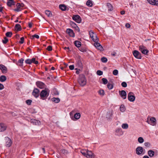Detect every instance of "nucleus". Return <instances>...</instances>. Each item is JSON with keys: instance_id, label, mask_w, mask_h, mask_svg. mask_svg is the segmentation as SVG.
Segmentation results:
<instances>
[{"instance_id": "nucleus-46", "label": "nucleus", "mask_w": 158, "mask_h": 158, "mask_svg": "<svg viewBox=\"0 0 158 158\" xmlns=\"http://www.w3.org/2000/svg\"><path fill=\"white\" fill-rule=\"evenodd\" d=\"M8 41V40L6 37H4V40H2V42L4 44H6Z\"/></svg>"}, {"instance_id": "nucleus-61", "label": "nucleus", "mask_w": 158, "mask_h": 158, "mask_svg": "<svg viewBox=\"0 0 158 158\" xmlns=\"http://www.w3.org/2000/svg\"><path fill=\"white\" fill-rule=\"evenodd\" d=\"M121 14L122 15H124L125 13V12L124 11L122 10L121 11Z\"/></svg>"}, {"instance_id": "nucleus-55", "label": "nucleus", "mask_w": 158, "mask_h": 158, "mask_svg": "<svg viewBox=\"0 0 158 158\" xmlns=\"http://www.w3.org/2000/svg\"><path fill=\"white\" fill-rule=\"evenodd\" d=\"M64 67H61L60 68L62 70H63L64 68H66V67H67V65H68V64L66 63H64Z\"/></svg>"}, {"instance_id": "nucleus-36", "label": "nucleus", "mask_w": 158, "mask_h": 158, "mask_svg": "<svg viewBox=\"0 0 158 158\" xmlns=\"http://www.w3.org/2000/svg\"><path fill=\"white\" fill-rule=\"evenodd\" d=\"M7 5L9 6H11L12 5H15V2L14 1H8L7 2Z\"/></svg>"}, {"instance_id": "nucleus-31", "label": "nucleus", "mask_w": 158, "mask_h": 158, "mask_svg": "<svg viewBox=\"0 0 158 158\" xmlns=\"http://www.w3.org/2000/svg\"><path fill=\"white\" fill-rule=\"evenodd\" d=\"M6 79V77L5 76L2 75L0 77V81L3 82L5 81Z\"/></svg>"}, {"instance_id": "nucleus-3", "label": "nucleus", "mask_w": 158, "mask_h": 158, "mask_svg": "<svg viewBox=\"0 0 158 158\" xmlns=\"http://www.w3.org/2000/svg\"><path fill=\"white\" fill-rule=\"evenodd\" d=\"M49 93V90L48 89H45L42 90L40 94L41 98L43 100L47 98L48 96Z\"/></svg>"}, {"instance_id": "nucleus-12", "label": "nucleus", "mask_w": 158, "mask_h": 158, "mask_svg": "<svg viewBox=\"0 0 158 158\" xmlns=\"http://www.w3.org/2000/svg\"><path fill=\"white\" fill-rule=\"evenodd\" d=\"M81 115L79 113H75L73 116L71 117V119L73 121H76L78 120L81 117Z\"/></svg>"}, {"instance_id": "nucleus-34", "label": "nucleus", "mask_w": 158, "mask_h": 158, "mask_svg": "<svg viewBox=\"0 0 158 158\" xmlns=\"http://www.w3.org/2000/svg\"><path fill=\"white\" fill-rule=\"evenodd\" d=\"M107 6L108 7L109 10H113V7L109 3H107Z\"/></svg>"}, {"instance_id": "nucleus-53", "label": "nucleus", "mask_w": 158, "mask_h": 158, "mask_svg": "<svg viewBox=\"0 0 158 158\" xmlns=\"http://www.w3.org/2000/svg\"><path fill=\"white\" fill-rule=\"evenodd\" d=\"M24 42V38L23 37H22L20 38V41H19V43L22 44Z\"/></svg>"}, {"instance_id": "nucleus-26", "label": "nucleus", "mask_w": 158, "mask_h": 158, "mask_svg": "<svg viewBox=\"0 0 158 158\" xmlns=\"http://www.w3.org/2000/svg\"><path fill=\"white\" fill-rule=\"evenodd\" d=\"M148 153L150 157H152L154 156L155 152L152 150H149L148 151Z\"/></svg>"}, {"instance_id": "nucleus-14", "label": "nucleus", "mask_w": 158, "mask_h": 158, "mask_svg": "<svg viewBox=\"0 0 158 158\" xmlns=\"http://www.w3.org/2000/svg\"><path fill=\"white\" fill-rule=\"evenodd\" d=\"M94 45L95 47L96 48L102 51L103 50V48L102 46L101 45L100 43L98 42V41H94Z\"/></svg>"}, {"instance_id": "nucleus-52", "label": "nucleus", "mask_w": 158, "mask_h": 158, "mask_svg": "<svg viewBox=\"0 0 158 158\" xmlns=\"http://www.w3.org/2000/svg\"><path fill=\"white\" fill-rule=\"evenodd\" d=\"M31 102L32 101L31 100H27L26 101L27 104L28 105H30L31 104Z\"/></svg>"}, {"instance_id": "nucleus-50", "label": "nucleus", "mask_w": 158, "mask_h": 158, "mask_svg": "<svg viewBox=\"0 0 158 158\" xmlns=\"http://www.w3.org/2000/svg\"><path fill=\"white\" fill-rule=\"evenodd\" d=\"M97 75L101 76L103 74V72L100 70H98L97 72Z\"/></svg>"}, {"instance_id": "nucleus-25", "label": "nucleus", "mask_w": 158, "mask_h": 158, "mask_svg": "<svg viewBox=\"0 0 158 158\" xmlns=\"http://www.w3.org/2000/svg\"><path fill=\"white\" fill-rule=\"evenodd\" d=\"M120 111L122 112H123L126 110V109L125 105L123 104L121 105L119 107Z\"/></svg>"}, {"instance_id": "nucleus-21", "label": "nucleus", "mask_w": 158, "mask_h": 158, "mask_svg": "<svg viewBox=\"0 0 158 158\" xmlns=\"http://www.w3.org/2000/svg\"><path fill=\"white\" fill-rule=\"evenodd\" d=\"M0 69L2 70L3 73H5L7 72V70L6 67L3 65H0Z\"/></svg>"}, {"instance_id": "nucleus-13", "label": "nucleus", "mask_w": 158, "mask_h": 158, "mask_svg": "<svg viewBox=\"0 0 158 158\" xmlns=\"http://www.w3.org/2000/svg\"><path fill=\"white\" fill-rule=\"evenodd\" d=\"M24 5L23 4H20L18 3L16 5L17 8L15 9L14 10L16 12H19L21 11L23 9V6Z\"/></svg>"}, {"instance_id": "nucleus-56", "label": "nucleus", "mask_w": 158, "mask_h": 158, "mask_svg": "<svg viewBox=\"0 0 158 158\" xmlns=\"http://www.w3.org/2000/svg\"><path fill=\"white\" fill-rule=\"evenodd\" d=\"M125 27L127 28H129L130 27V25L128 23H127L125 24Z\"/></svg>"}, {"instance_id": "nucleus-51", "label": "nucleus", "mask_w": 158, "mask_h": 158, "mask_svg": "<svg viewBox=\"0 0 158 158\" xmlns=\"http://www.w3.org/2000/svg\"><path fill=\"white\" fill-rule=\"evenodd\" d=\"M122 86L124 87H126L127 86V84L125 82H123L121 84Z\"/></svg>"}, {"instance_id": "nucleus-8", "label": "nucleus", "mask_w": 158, "mask_h": 158, "mask_svg": "<svg viewBox=\"0 0 158 158\" xmlns=\"http://www.w3.org/2000/svg\"><path fill=\"white\" fill-rule=\"evenodd\" d=\"M73 20L78 23H80L82 20L81 18L78 15H74L72 17Z\"/></svg>"}, {"instance_id": "nucleus-29", "label": "nucleus", "mask_w": 158, "mask_h": 158, "mask_svg": "<svg viewBox=\"0 0 158 158\" xmlns=\"http://www.w3.org/2000/svg\"><path fill=\"white\" fill-rule=\"evenodd\" d=\"M74 43L76 46L78 48L80 47L81 45V43L78 41H75Z\"/></svg>"}, {"instance_id": "nucleus-4", "label": "nucleus", "mask_w": 158, "mask_h": 158, "mask_svg": "<svg viewBox=\"0 0 158 158\" xmlns=\"http://www.w3.org/2000/svg\"><path fill=\"white\" fill-rule=\"evenodd\" d=\"M145 150L141 146H138L135 149L136 154L139 156H142L145 153Z\"/></svg>"}, {"instance_id": "nucleus-39", "label": "nucleus", "mask_w": 158, "mask_h": 158, "mask_svg": "<svg viewBox=\"0 0 158 158\" xmlns=\"http://www.w3.org/2000/svg\"><path fill=\"white\" fill-rule=\"evenodd\" d=\"M45 14L48 16L50 17L52 16V14L51 12L49 10H46L45 12Z\"/></svg>"}, {"instance_id": "nucleus-54", "label": "nucleus", "mask_w": 158, "mask_h": 158, "mask_svg": "<svg viewBox=\"0 0 158 158\" xmlns=\"http://www.w3.org/2000/svg\"><path fill=\"white\" fill-rule=\"evenodd\" d=\"M47 49L49 51H52V46H48L47 48Z\"/></svg>"}, {"instance_id": "nucleus-7", "label": "nucleus", "mask_w": 158, "mask_h": 158, "mask_svg": "<svg viewBox=\"0 0 158 158\" xmlns=\"http://www.w3.org/2000/svg\"><path fill=\"white\" fill-rule=\"evenodd\" d=\"M156 118L154 117H152L150 118L149 119L148 118L147 122L148 123L152 126H154L156 124Z\"/></svg>"}, {"instance_id": "nucleus-5", "label": "nucleus", "mask_w": 158, "mask_h": 158, "mask_svg": "<svg viewBox=\"0 0 158 158\" xmlns=\"http://www.w3.org/2000/svg\"><path fill=\"white\" fill-rule=\"evenodd\" d=\"M139 50L143 54L148 55L149 51L147 49L146 47L143 45H140L139 47Z\"/></svg>"}, {"instance_id": "nucleus-10", "label": "nucleus", "mask_w": 158, "mask_h": 158, "mask_svg": "<svg viewBox=\"0 0 158 158\" xmlns=\"http://www.w3.org/2000/svg\"><path fill=\"white\" fill-rule=\"evenodd\" d=\"M133 55L137 59H140L142 58L141 53L138 51H133Z\"/></svg>"}, {"instance_id": "nucleus-17", "label": "nucleus", "mask_w": 158, "mask_h": 158, "mask_svg": "<svg viewBox=\"0 0 158 158\" xmlns=\"http://www.w3.org/2000/svg\"><path fill=\"white\" fill-rule=\"evenodd\" d=\"M36 85L38 87L41 89L44 88L45 86V84L41 81H37L36 82Z\"/></svg>"}, {"instance_id": "nucleus-44", "label": "nucleus", "mask_w": 158, "mask_h": 158, "mask_svg": "<svg viewBox=\"0 0 158 158\" xmlns=\"http://www.w3.org/2000/svg\"><path fill=\"white\" fill-rule=\"evenodd\" d=\"M102 81L103 82V83L104 84H106L108 83V81L107 79L105 78H103L102 79Z\"/></svg>"}, {"instance_id": "nucleus-33", "label": "nucleus", "mask_w": 158, "mask_h": 158, "mask_svg": "<svg viewBox=\"0 0 158 158\" xmlns=\"http://www.w3.org/2000/svg\"><path fill=\"white\" fill-rule=\"evenodd\" d=\"M121 127L123 129H127L128 128V125L126 123H123Z\"/></svg>"}, {"instance_id": "nucleus-2", "label": "nucleus", "mask_w": 158, "mask_h": 158, "mask_svg": "<svg viewBox=\"0 0 158 158\" xmlns=\"http://www.w3.org/2000/svg\"><path fill=\"white\" fill-rule=\"evenodd\" d=\"M87 80L85 76L83 75H80L78 79V82L81 86H85L86 84Z\"/></svg>"}, {"instance_id": "nucleus-60", "label": "nucleus", "mask_w": 158, "mask_h": 158, "mask_svg": "<svg viewBox=\"0 0 158 158\" xmlns=\"http://www.w3.org/2000/svg\"><path fill=\"white\" fill-rule=\"evenodd\" d=\"M34 38H36L37 39L39 38V36L38 35L35 34L34 35Z\"/></svg>"}, {"instance_id": "nucleus-57", "label": "nucleus", "mask_w": 158, "mask_h": 158, "mask_svg": "<svg viewBox=\"0 0 158 158\" xmlns=\"http://www.w3.org/2000/svg\"><path fill=\"white\" fill-rule=\"evenodd\" d=\"M4 88V85L2 84H0V90L3 89Z\"/></svg>"}, {"instance_id": "nucleus-11", "label": "nucleus", "mask_w": 158, "mask_h": 158, "mask_svg": "<svg viewBox=\"0 0 158 158\" xmlns=\"http://www.w3.org/2000/svg\"><path fill=\"white\" fill-rule=\"evenodd\" d=\"M128 100L131 102H134L135 99V97L133 93L132 92H130L129 93L128 95Z\"/></svg>"}, {"instance_id": "nucleus-43", "label": "nucleus", "mask_w": 158, "mask_h": 158, "mask_svg": "<svg viewBox=\"0 0 158 158\" xmlns=\"http://www.w3.org/2000/svg\"><path fill=\"white\" fill-rule=\"evenodd\" d=\"M101 60L103 63H106L107 61V59L106 57H103L101 58Z\"/></svg>"}, {"instance_id": "nucleus-64", "label": "nucleus", "mask_w": 158, "mask_h": 158, "mask_svg": "<svg viewBox=\"0 0 158 158\" xmlns=\"http://www.w3.org/2000/svg\"><path fill=\"white\" fill-rule=\"evenodd\" d=\"M143 158H149L148 156H143Z\"/></svg>"}, {"instance_id": "nucleus-62", "label": "nucleus", "mask_w": 158, "mask_h": 158, "mask_svg": "<svg viewBox=\"0 0 158 158\" xmlns=\"http://www.w3.org/2000/svg\"><path fill=\"white\" fill-rule=\"evenodd\" d=\"M28 26L29 27L31 28L32 27V24L31 23H29Z\"/></svg>"}, {"instance_id": "nucleus-41", "label": "nucleus", "mask_w": 158, "mask_h": 158, "mask_svg": "<svg viewBox=\"0 0 158 158\" xmlns=\"http://www.w3.org/2000/svg\"><path fill=\"white\" fill-rule=\"evenodd\" d=\"M12 35V32H8L6 34V35L7 37H10Z\"/></svg>"}, {"instance_id": "nucleus-16", "label": "nucleus", "mask_w": 158, "mask_h": 158, "mask_svg": "<svg viewBox=\"0 0 158 158\" xmlns=\"http://www.w3.org/2000/svg\"><path fill=\"white\" fill-rule=\"evenodd\" d=\"M6 141V146L7 147H10L12 144V142L11 140L8 137H5Z\"/></svg>"}, {"instance_id": "nucleus-27", "label": "nucleus", "mask_w": 158, "mask_h": 158, "mask_svg": "<svg viewBox=\"0 0 158 158\" xmlns=\"http://www.w3.org/2000/svg\"><path fill=\"white\" fill-rule=\"evenodd\" d=\"M15 30L19 31H20L21 30V27L20 24H16L15 27Z\"/></svg>"}, {"instance_id": "nucleus-6", "label": "nucleus", "mask_w": 158, "mask_h": 158, "mask_svg": "<svg viewBox=\"0 0 158 158\" xmlns=\"http://www.w3.org/2000/svg\"><path fill=\"white\" fill-rule=\"evenodd\" d=\"M90 36L91 39L94 41H98V39L97 38V36L92 31H90L89 32Z\"/></svg>"}, {"instance_id": "nucleus-47", "label": "nucleus", "mask_w": 158, "mask_h": 158, "mask_svg": "<svg viewBox=\"0 0 158 158\" xmlns=\"http://www.w3.org/2000/svg\"><path fill=\"white\" fill-rule=\"evenodd\" d=\"M144 146L147 147H150L151 146L150 143L148 142H145L144 143Z\"/></svg>"}, {"instance_id": "nucleus-45", "label": "nucleus", "mask_w": 158, "mask_h": 158, "mask_svg": "<svg viewBox=\"0 0 158 158\" xmlns=\"http://www.w3.org/2000/svg\"><path fill=\"white\" fill-rule=\"evenodd\" d=\"M25 62L26 64H31V59H27L25 61Z\"/></svg>"}, {"instance_id": "nucleus-24", "label": "nucleus", "mask_w": 158, "mask_h": 158, "mask_svg": "<svg viewBox=\"0 0 158 158\" xmlns=\"http://www.w3.org/2000/svg\"><path fill=\"white\" fill-rule=\"evenodd\" d=\"M30 122L31 123H33V124L35 125H39L40 124V121L34 119H31Z\"/></svg>"}, {"instance_id": "nucleus-59", "label": "nucleus", "mask_w": 158, "mask_h": 158, "mask_svg": "<svg viewBox=\"0 0 158 158\" xmlns=\"http://www.w3.org/2000/svg\"><path fill=\"white\" fill-rule=\"evenodd\" d=\"M74 69V66L73 65H70V69L73 70Z\"/></svg>"}, {"instance_id": "nucleus-18", "label": "nucleus", "mask_w": 158, "mask_h": 158, "mask_svg": "<svg viewBox=\"0 0 158 158\" xmlns=\"http://www.w3.org/2000/svg\"><path fill=\"white\" fill-rule=\"evenodd\" d=\"M120 96L123 99H125L127 97V94L124 90H121L119 91Z\"/></svg>"}, {"instance_id": "nucleus-19", "label": "nucleus", "mask_w": 158, "mask_h": 158, "mask_svg": "<svg viewBox=\"0 0 158 158\" xmlns=\"http://www.w3.org/2000/svg\"><path fill=\"white\" fill-rule=\"evenodd\" d=\"M150 4L158 6V0H147Z\"/></svg>"}, {"instance_id": "nucleus-30", "label": "nucleus", "mask_w": 158, "mask_h": 158, "mask_svg": "<svg viewBox=\"0 0 158 158\" xmlns=\"http://www.w3.org/2000/svg\"><path fill=\"white\" fill-rule=\"evenodd\" d=\"M52 100L55 103H58L60 101V99L59 98H53L52 99Z\"/></svg>"}, {"instance_id": "nucleus-58", "label": "nucleus", "mask_w": 158, "mask_h": 158, "mask_svg": "<svg viewBox=\"0 0 158 158\" xmlns=\"http://www.w3.org/2000/svg\"><path fill=\"white\" fill-rule=\"evenodd\" d=\"M64 49L65 50H66L67 52H68V51H69V47H65L64 48Z\"/></svg>"}, {"instance_id": "nucleus-20", "label": "nucleus", "mask_w": 158, "mask_h": 158, "mask_svg": "<svg viewBox=\"0 0 158 158\" xmlns=\"http://www.w3.org/2000/svg\"><path fill=\"white\" fill-rule=\"evenodd\" d=\"M39 90L37 89H35L33 92V95L36 98H37L39 95Z\"/></svg>"}, {"instance_id": "nucleus-1", "label": "nucleus", "mask_w": 158, "mask_h": 158, "mask_svg": "<svg viewBox=\"0 0 158 158\" xmlns=\"http://www.w3.org/2000/svg\"><path fill=\"white\" fill-rule=\"evenodd\" d=\"M81 152L87 158H94L95 157V155L94 153L87 149H82L81 151Z\"/></svg>"}, {"instance_id": "nucleus-49", "label": "nucleus", "mask_w": 158, "mask_h": 158, "mask_svg": "<svg viewBox=\"0 0 158 158\" xmlns=\"http://www.w3.org/2000/svg\"><path fill=\"white\" fill-rule=\"evenodd\" d=\"M113 74L114 75H117L118 73V71L117 69L114 70L113 72Z\"/></svg>"}, {"instance_id": "nucleus-42", "label": "nucleus", "mask_w": 158, "mask_h": 158, "mask_svg": "<svg viewBox=\"0 0 158 158\" xmlns=\"http://www.w3.org/2000/svg\"><path fill=\"white\" fill-rule=\"evenodd\" d=\"M108 88L109 89H113V86L112 84L108 83L107 85Z\"/></svg>"}, {"instance_id": "nucleus-35", "label": "nucleus", "mask_w": 158, "mask_h": 158, "mask_svg": "<svg viewBox=\"0 0 158 158\" xmlns=\"http://www.w3.org/2000/svg\"><path fill=\"white\" fill-rule=\"evenodd\" d=\"M98 93L101 96H103L105 94L104 90L102 89L99 90L98 91Z\"/></svg>"}, {"instance_id": "nucleus-23", "label": "nucleus", "mask_w": 158, "mask_h": 158, "mask_svg": "<svg viewBox=\"0 0 158 158\" xmlns=\"http://www.w3.org/2000/svg\"><path fill=\"white\" fill-rule=\"evenodd\" d=\"M112 115V111L110 110L108 111L106 114V118L108 119H110L111 118Z\"/></svg>"}, {"instance_id": "nucleus-9", "label": "nucleus", "mask_w": 158, "mask_h": 158, "mask_svg": "<svg viewBox=\"0 0 158 158\" xmlns=\"http://www.w3.org/2000/svg\"><path fill=\"white\" fill-rule=\"evenodd\" d=\"M123 132L121 128H117L115 131V135L120 136L123 135Z\"/></svg>"}, {"instance_id": "nucleus-63", "label": "nucleus", "mask_w": 158, "mask_h": 158, "mask_svg": "<svg viewBox=\"0 0 158 158\" xmlns=\"http://www.w3.org/2000/svg\"><path fill=\"white\" fill-rule=\"evenodd\" d=\"M42 150L43 151V153H45V148H42Z\"/></svg>"}, {"instance_id": "nucleus-32", "label": "nucleus", "mask_w": 158, "mask_h": 158, "mask_svg": "<svg viewBox=\"0 0 158 158\" xmlns=\"http://www.w3.org/2000/svg\"><path fill=\"white\" fill-rule=\"evenodd\" d=\"M60 8L62 10H65L66 9V6L63 4H61L59 6Z\"/></svg>"}, {"instance_id": "nucleus-28", "label": "nucleus", "mask_w": 158, "mask_h": 158, "mask_svg": "<svg viewBox=\"0 0 158 158\" xmlns=\"http://www.w3.org/2000/svg\"><path fill=\"white\" fill-rule=\"evenodd\" d=\"M137 140L139 143L140 144L143 143L144 142V139L142 137H139Z\"/></svg>"}, {"instance_id": "nucleus-15", "label": "nucleus", "mask_w": 158, "mask_h": 158, "mask_svg": "<svg viewBox=\"0 0 158 158\" xmlns=\"http://www.w3.org/2000/svg\"><path fill=\"white\" fill-rule=\"evenodd\" d=\"M70 25L72 27L75 28L76 31H79L80 29L79 27L74 23L73 22H70Z\"/></svg>"}, {"instance_id": "nucleus-38", "label": "nucleus", "mask_w": 158, "mask_h": 158, "mask_svg": "<svg viewBox=\"0 0 158 158\" xmlns=\"http://www.w3.org/2000/svg\"><path fill=\"white\" fill-rule=\"evenodd\" d=\"M70 36L74 37L75 36V34L73 30L70 29Z\"/></svg>"}, {"instance_id": "nucleus-40", "label": "nucleus", "mask_w": 158, "mask_h": 158, "mask_svg": "<svg viewBox=\"0 0 158 158\" xmlns=\"http://www.w3.org/2000/svg\"><path fill=\"white\" fill-rule=\"evenodd\" d=\"M31 63H34L35 64H36L38 63V62L37 61L35 60V58H33L31 60Z\"/></svg>"}, {"instance_id": "nucleus-48", "label": "nucleus", "mask_w": 158, "mask_h": 158, "mask_svg": "<svg viewBox=\"0 0 158 158\" xmlns=\"http://www.w3.org/2000/svg\"><path fill=\"white\" fill-rule=\"evenodd\" d=\"M24 59L23 58H21L18 61V63H20L21 64H19V65H22L23 63Z\"/></svg>"}, {"instance_id": "nucleus-37", "label": "nucleus", "mask_w": 158, "mask_h": 158, "mask_svg": "<svg viewBox=\"0 0 158 158\" xmlns=\"http://www.w3.org/2000/svg\"><path fill=\"white\" fill-rule=\"evenodd\" d=\"M86 4L89 7H91L93 5L92 2L90 0L88 1L86 3Z\"/></svg>"}, {"instance_id": "nucleus-22", "label": "nucleus", "mask_w": 158, "mask_h": 158, "mask_svg": "<svg viewBox=\"0 0 158 158\" xmlns=\"http://www.w3.org/2000/svg\"><path fill=\"white\" fill-rule=\"evenodd\" d=\"M6 125L3 123H0V132H2L5 131L6 128Z\"/></svg>"}]
</instances>
